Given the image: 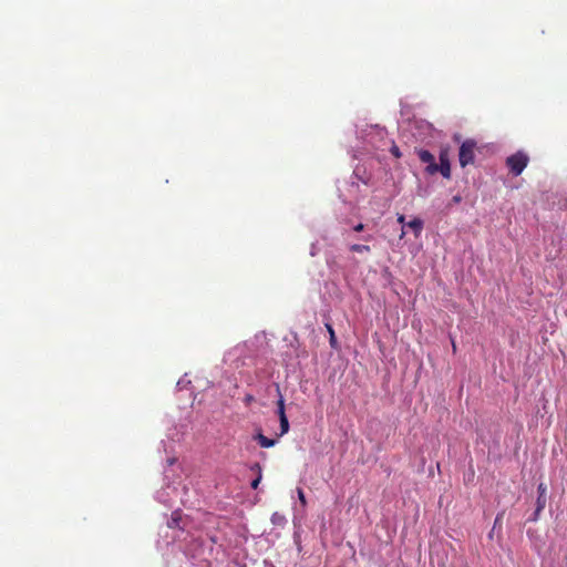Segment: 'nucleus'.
I'll return each mask as SVG.
<instances>
[{
	"label": "nucleus",
	"mask_w": 567,
	"mask_h": 567,
	"mask_svg": "<svg viewBox=\"0 0 567 567\" xmlns=\"http://www.w3.org/2000/svg\"><path fill=\"white\" fill-rule=\"evenodd\" d=\"M358 138L362 140L364 150L369 154L377 151H383L388 144V132L385 127L375 125H367L364 128L355 131Z\"/></svg>",
	"instance_id": "obj_1"
},
{
	"label": "nucleus",
	"mask_w": 567,
	"mask_h": 567,
	"mask_svg": "<svg viewBox=\"0 0 567 567\" xmlns=\"http://www.w3.org/2000/svg\"><path fill=\"white\" fill-rule=\"evenodd\" d=\"M528 161L529 157L527 156V154H525L522 151H518L506 158V165L514 176H518L526 168Z\"/></svg>",
	"instance_id": "obj_2"
},
{
	"label": "nucleus",
	"mask_w": 567,
	"mask_h": 567,
	"mask_svg": "<svg viewBox=\"0 0 567 567\" xmlns=\"http://www.w3.org/2000/svg\"><path fill=\"white\" fill-rule=\"evenodd\" d=\"M476 142L474 140L464 141L458 151V162L462 167L474 163Z\"/></svg>",
	"instance_id": "obj_3"
},
{
	"label": "nucleus",
	"mask_w": 567,
	"mask_h": 567,
	"mask_svg": "<svg viewBox=\"0 0 567 567\" xmlns=\"http://www.w3.org/2000/svg\"><path fill=\"white\" fill-rule=\"evenodd\" d=\"M425 171H426V173H429L431 175L440 172L444 178H450L451 177V165H450V161H449L447 156L445 154H441L440 155V164L435 163V165L426 166Z\"/></svg>",
	"instance_id": "obj_4"
},
{
	"label": "nucleus",
	"mask_w": 567,
	"mask_h": 567,
	"mask_svg": "<svg viewBox=\"0 0 567 567\" xmlns=\"http://www.w3.org/2000/svg\"><path fill=\"white\" fill-rule=\"evenodd\" d=\"M177 496H178L177 488L175 486H171L169 484L165 488L157 491L155 494V498L159 503L164 504L167 507L173 506V504H172L173 497H177Z\"/></svg>",
	"instance_id": "obj_5"
},
{
	"label": "nucleus",
	"mask_w": 567,
	"mask_h": 567,
	"mask_svg": "<svg viewBox=\"0 0 567 567\" xmlns=\"http://www.w3.org/2000/svg\"><path fill=\"white\" fill-rule=\"evenodd\" d=\"M275 388H276V392H277V396H278L276 413H277L279 420L288 417L287 414H286L285 398H284V395L281 393L280 385L278 383H275Z\"/></svg>",
	"instance_id": "obj_6"
},
{
	"label": "nucleus",
	"mask_w": 567,
	"mask_h": 567,
	"mask_svg": "<svg viewBox=\"0 0 567 567\" xmlns=\"http://www.w3.org/2000/svg\"><path fill=\"white\" fill-rule=\"evenodd\" d=\"M254 440L257 441L258 444L265 449L272 447L277 444L276 439L267 437L261 432H258L256 435H254Z\"/></svg>",
	"instance_id": "obj_7"
},
{
	"label": "nucleus",
	"mask_w": 567,
	"mask_h": 567,
	"mask_svg": "<svg viewBox=\"0 0 567 567\" xmlns=\"http://www.w3.org/2000/svg\"><path fill=\"white\" fill-rule=\"evenodd\" d=\"M406 227L413 230L415 238H419L422 234L424 221L419 217H414L406 224Z\"/></svg>",
	"instance_id": "obj_8"
},
{
	"label": "nucleus",
	"mask_w": 567,
	"mask_h": 567,
	"mask_svg": "<svg viewBox=\"0 0 567 567\" xmlns=\"http://www.w3.org/2000/svg\"><path fill=\"white\" fill-rule=\"evenodd\" d=\"M400 105H401V111H400V115H401V120L398 121L399 123V126L402 125L403 122H409V125L412 124L411 122V109L408 104H405L403 101L400 102Z\"/></svg>",
	"instance_id": "obj_9"
},
{
	"label": "nucleus",
	"mask_w": 567,
	"mask_h": 567,
	"mask_svg": "<svg viewBox=\"0 0 567 567\" xmlns=\"http://www.w3.org/2000/svg\"><path fill=\"white\" fill-rule=\"evenodd\" d=\"M419 158L422 163L427 164V166L435 165V157L434 155L427 151V150H420L417 152Z\"/></svg>",
	"instance_id": "obj_10"
},
{
	"label": "nucleus",
	"mask_w": 567,
	"mask_h": 567,
	"mask_svg": "<svg viewBox=\"0 0 567 567\" xmlns=\"http://www.w3.org/2000/svg\"><path fill=\"white\" fill-rule=\"evenodd\" d=\"M326 329L329 333V344L332 349L339 350V342L334 332V329L331 323H326Z\"/></svg>",
	"instance_id": "obj_11"
},
{
	"label": "nucleus",
	"mask_w": 567,
	"mask_h": 567,
	"mask_svg": "<svg viewBox=\"0 0 567 567\" xmlns=\"http://www.w3.org/2000/svg\"><path fill=\"white\" fill-rule=\"evenodd\" d=\"M182 519V513L179 509H176L172 513L171 519L167 522V526L169 528H181L179 522Z\"/></svg>",
	"instance_id": "obj_12"
},
{
	"label": "nucleus",
	"mask_w": 567,
	"mask_h": 567,
	"mask_svg": "<svg viewBox=\"0 0 567 567\" xmlns=\"http://www.w3.org/2000/svg\"><path fill=\"white\" fill-rule=\"evenodd\" d=\"M270 520L274 525L281 526V527H284L287 523L286 517L278 512H275L271 514Z\"/></svg>",
	"instance_id": "obj_13"
},
{
	"label": "nucleus",
	"mask_w": 567,
	"mask_h": 567,
	"mask_svg": "<svg viewBox=\"0 0 567 567\" xmlns=\"http://www.w3.org/2000/svg\"><path fill=\"white\" fill-rule=\"evenodd\" d=\"M352 177L362 182L363 184H368L369 181V178L365 176V171H361L359 166L354 168Z\"/></svg>",
	"instance_id": "obj_14"
},
{
	"label": "nucleus",
	"mask_w": 567,
	"mask_h": 567,
	"mask_svg": "<svg viewBox=\"0 0 567 567\" xmlns=\"http://www.w3.org/2000/svg\"><path fill=\"white\" fill-rule=\"evenodd\" d=\"M349 249L353 252H369L371 250L370 246L368 245H361V244H352L349 246Z\"/></svg>",
	"instance_id": "obj_15"
},
{
	"label": "nucleus",
	"mask_w": 567,
	"mask_h": 567,
	"mask_svg": "<svg viewBox=\"0 0 567 567\" xmlns=\"http://www.w3.org/2000/svg\"><path fill=\"white\" fill-rule=\"evenodd\" d=\"M190 380L187 379V374H184L176 383L177 390L182 391L190 385Z\"/></svg>",
	"instance_id": "obj_16"
},
{
	"label": "nucleus",
	"mask_w": 567,
	"mask_h": 567,
	"mask_svg": "<svg viewBox=\"0 0 567 567\" xmlns=\"http://www.w3.org/2000/svg\"><path fill=\"white\" fill-rule=\"evenodd\" d=\"M279 423H280V433H279V435L281 436V435L287 434L289 432V429H290V424H289L288 417L280 419Z\"/></svg>",
	"instance_id": "obj_17"
},
{
	"label": "nucleus",
	"mask_w": 567,
	"mask_h": 567,
	"mask_svg": "<svg viewBox=\"0 0 567 567\" xmlns=\"http://www.w3.org/2000/svg\"><path fill=\"white\" fill-rule=\"evenodd\" d=\"M547 497L546 495H537L536 498V508L538 511H543L546 506Z\"/></svg>",
	"instance_id": "obj_18"
},
{
	"label": "nucleus",
	"mask_w": 567,
	"mask_h": 567,
	"mask_svg": "<svg viewBox=\"0 0 567 567\" xmlns=\"http://www.w3.org/2000/svg\"><path fill=\"white\" fill-rule=\"evenodd\" d=\"M297 495H298V499L300 502L301 508L305 509L307 506V499H306V495H305L302 488H300V487L297 488Z\"/></svg>",
	"instance_id": "obj_19"
},
{
	"label": "nucleus",
	"mask_w": 567,
	"mask_h": 567,
	"mask_svg": "<svg viewBox=\"0 0 567 567\" xmlns=\"http://www.w3.org/2000/svg\"><path fill=\"white\" fill-rule=\"evenodd\" d=\"M389 143H391V147H390L391 154L394 157L400 158L402 154H401L400 148L398 147V145L393 141H389Z\"/></svg>",
	"instance_id": "obj_20"
},
{
	"label": "nucleus",
	"mask_w": 567,
	"mask_h": 567,
	"mask_svg": "<svg viewBox=\"0 0 567 567\" xmlns=\"http://www.w3.org/2000/svg\"><path fill=\"white\" fill-rule=\"evenodd\" d=\"M262 478V474L256 475V477L250 482V487L252 489H257Z\"/></svg>",
	"instance_id": "obj_21"
},
{
	"label": "nucleus",
	"mask_w": 567,
	"mask_h": 567,
	"mask_svg": "<svg viewBox=\"0 0 567 567\" xmlns=\"http://www.w3.org/2000/svg\"><path fill=\"white\" fill-rule=\"evenodd\" d=\"M542 511L535 508L534 513L528 517L527 522H537L539 519Z\"/></svg>",
	"instance_id": "obj_22"
},
{
	"label": "nucleus",
	"mask_w": 567,
	"mask_h": 567,
	"mask_svg": "<svg viewBox=\"0 0 567 567\" xmlns=\"http://www.w3.org/2000/svg\"><path fill=\"white\" fill-rule=\"evenodd\" d=\"M462 196L460 194H456L452 197L451 202L447 204V207L450 208L454 204H460L462 202Z\"/></svg>",
	"instance_id": "obj_23"
},
{
	"label": "nucleus",
	"mask_w": 567,
	"mask_h": 567,
	"mask_svg": "<svg viewBox=\"0 0 567 567\" xmlns=\"http://www.w3.org/2000/svg\"><path fill=\"white\" fill-rule=\"evenodd\" d=\"M244 403L246 406H249L254 401H255V396L250 393H247L244 399H243Z\"/></svg>",
	"instance_id": "obj_24"
},
{
	"label": "nucleus",
	"mask_w": 567,
	"mask_h": 567,
	"mask_svg": "<svg viewBox=\"0 0 567 567\" xmlns=\"http://www.w3.org/2000/svg\"><path fill=\"white\" fill-rule=\"evenodd\" d=\"M250 471L255 472L256 475L262 474V467L259 463H254L250 465Z\"/></svg>",
	"instance_id": "obj_25"
},
{
	"label": "nucleus",
	"mask_w": 567,
	"mask_h": 567,
	"mask_svg": "<svg viewBox=\"0 0 567 567\" xmlns=\"http://www.w3.org/2000/svg\"><path fill=\"white\" fill-rule=\"evenodd\" d=\"M547 487L544 483H539L537 486V495H546Z\"/></svg>",
	"instance_id": "obj_26"
},
{
	"label": "nucleus",
	"mask_w": 567,
	"mask_h": 567,
	"mask_svg": "<svg viewBox=\"0 0 567 567\" xmlns=\"http://www.w3.org/2000/svg\"><path fill=\"white\" fill-rule=\"evenodd\" d=\"M319 249H318V246H317V243H313L310 247V255L312 257H315L317 254H318Z\"/></svg>",
	"instance_id": "obj_27"
},
{
	"label": "nucleus",
	"mask_w": 567,
	"mask_h": 567,
	"mask_svg": "<svg viewBox=\"0 0 567 567\" xmlns=\"http://www.w3.org/2000/svg\"><path fill=\"white\" fill-rule=\"evenodd\" d=\"M398 223L402 225V227L404 228L406 226V221H405V216L404 215H398Z\"/></svg>",
	"instance_id": "obj_28"
},
{
	"label": "nucleus",
	"mask_w": 567,
	"mask_h": 567,
	"mask_svg": "<svg viewBox=\"0 0 567 567\" xmlns=\"http://www.w3.org/2000/svg\"><path fill=\"white\" fill-rule=\"evenodd\" d=\"M413 124H415V125L420 124V127H430V124L427 122H424V121H420L419 122V121L414 120Z\"/></svg>",
	"instance_id": "obj_29"
},
{
	"label": "nucleus",
	"mask_w": 567,
	"mask_h": 567,
	"mask_svg": "<svg viewBox=\"0 0 567 567\" xmlns=\"http://www.w3.org/2000/svg\"><path fill=\"white\" fill-rule=\"evenodd\" d=\"M502 515H503V513L497 514V516L494 520V526H493L494 528H496L501 524Z\"/></svg>",
	"instance_id": "obj_30"
},
{
	"label": "nucleus",
	"mask_w": 567,
	"mask_h": 567,
	"mask_svg": "<svg viewBox=\"0 0 567 567\" xmlns=\"http://www.w3.org/2000/svg\"><path fill=\"white\" fill-rule=\"evenodd\" d=\"M264 567H276L270 559L262 560Z\"/></svg>",
	"instance_id": "obj_31"
},
{
	"label": "nucleus",
	"mask_w": 567,
	"mask_h": 567,
	"mask_svg": "<svg viewBox=\"0 0 567 567\" xmlns=\"http://www.w3.org/2000/svg\"><path fill=\"white\" fill-rule=\"evenodd\" d=\"M363 228H364V225H363V224H361V223H359L358 225H355V226L353 227V229H354L355 231H361V230H363Z\"/></svg>",
	"instance_id": "obj_32"
},
{
	"label": "nucleus",
	"mask_w": 567,
	"mask_h": 567,
	"mask_svg": "<svg viewBox=\"0 0 567 567\" xmlns=\"http://www.w3.org/2000/svg\"><path fill=\"white\" fill-rule=\"evenodd\" d=\"M495 528L493 527L492 530L488 533V538L493 539Z\"/></svg>",
	"instance_id": "obj_33"
},
{
	"label": "nucleus",
	"mask_w": 567,
	"mask_h": 567,
	"mask_svg": "<svg viewBox=\"0 0 567 567\" xmlns=\"http://www.w3.org/2000/svg\"><path fill=\"white\" fill-rule=\"evenodd\" d=\"M175 461H176V460H175L174 457H172V458H168V460H167V462L169 463V465L174 464V463H175Z\"/></svg>",
	"instance_id": "obj_34"
},
{
	"label": "nucleus",
	"mask_w": 567,
	"mask_h": 567,
	"mask_svg": "<svg viewBox=\"0 0 567 567\" xmlns=\"http://www.w3.org/2000/svg\"><path fill=\"white\" fill-rule=\"evenodd\" d=\"M372 238L371 235L367 236V237H363L364 240H370Z\"/></svg>",
	"instance_id": "obj_35"
},
{
	"label": "nucleus",
	"mask_w": 567,
	"mask_h": 567,
	"mask_svg": "<svg viewBox=\"0 0 567 567\" xmlns=\"http://www.w3.org/2000/svg\"><path fill=\"white\" fill-rule=\"evenodd\" d=\"M452 346H453V351H455L456 350V346H455L454 341H452Z\"/></svg>",
	"instance_id": "obj_36"
},
{
	"label": "nucleus",
	"mask_w": 567,
	"mask_h": 567,
	"mask_svg": "<svg viewBox=\"0 0 567 567\" xmlns=\"http://www.w3.org/2000/svg\"><path fill=\"white\" fill-rule=\"evenodd\" d=\"M355 185H357V184H355V182H354V181H352V182H351V186L353 187V186H355Z\"/></svg>",
	"instance_id": "obj_37"
}]
</instances>
